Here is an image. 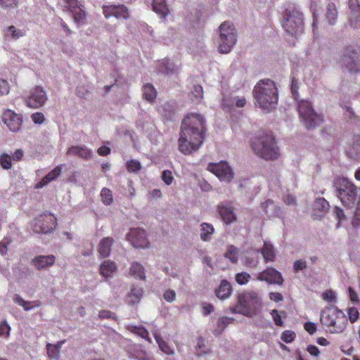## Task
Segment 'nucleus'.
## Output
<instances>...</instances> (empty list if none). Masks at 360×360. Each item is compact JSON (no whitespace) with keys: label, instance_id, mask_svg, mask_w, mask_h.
I'll return each instance as SVG.
<instances>
[{"label":"nucleus","instance_id":"nucleus-1","mask_svg":"<svg viewBox=\"0 0 360 360\" xmlns=\"http://www.w3.org/2000/svg\"><path fill=\"white\" fill-rule=\"evenodd\" d=\"M205 120L198 113L188 114L182 121L179 139V150L184 155L197 151L204 142Z\"/></svg>","mask_w":360,"mask_h":360},{"label":"nucleus","instance_id":"nucleus-2","mask_svg":"<svg viewBox=\"0 0 360 360\" xmlns=\"http://www.w3.org/2000/svg\"><path fill=\"white\" fill-rule=\"evenodd\" d=\"M253 96L260 108L269 110L274 108L278 98L275 82L269 79L259 80L254 87Z\"/></svg>","mask_w":360,"mask_h":360},{"label":"nucleus","instance_id":"nucleus-3","mask_svg":"<svg viewBox=\"0 0 360 360\" xmlns=\"http://www.w3.org/2000/svg\"><path fill=\"white\" fill-rule=\"evenodd\" d=\"M251 147L257 155L265 160H275L279 156L275 139L271 133H262L254 137Z\"/></svg>","mask_w":360,"mask_h":360},{"label":"nucleus","instance_id":"nucleus-4","mask_svg":"<svg viewBox=\"0 0 360 360\" xmlns=\"http://www.w3.org/2000/svg\"><path fill=\"white\" fill-rule=\"evenodd\" d=\"M320 321L330 333H341L347 326V317L335 307H326L321 313Z\"/></svg>","mask_w":360,"mask_h":360},{"label":"nucleus","instance_id":"nucleus-5","mask_svg":"<svg viewBox=\"0 0 360 360\" xmlns=\"http://www.w3.org/2000/svg\"><path fill=\"white\" fill-rule=\"evenodd\" d=\"M261 306L262 301L258 293L255 291H248L238 295V303L233 309V312L250 317Z\"/></svg>","mask_w":360,"mask_h":360},{"label":"nucleus","instance_id":"nucleus-6","mask_svg":"<svg viewBox=\"0 0 360 360\" xmlns=\"http://www.w3.org/2000/svg\"><path fill=\"white\" fill-rule=\"evenodd\" d=\"M297 110L302 122L308 129L315 128L323 122V116L314 111L311 103L308 101H300L297 105Z\"/></svg>","mask_w":360,"mask_h":360},{"label":"nucleus","instance_id":"nucleus-7","mask_svg":"<svg viewBox=\"0 0 360 360\" xmlns=\"http://www.w3.org/2000/svg\"><path fill=\"white\" fill-rule=\"evenodd\" d=\"M219 29V44L218 50L221 53H229L236 42V32L233 23L224 21Z\"/></svg>","mask_w":360,"mask_h":360},{"label":"nucleus","instance_id":"nucleus-8","mask_svg":"<svg viewBox=\"0 0 360 360\" xmlns=\"http://www.w3.org/2000/svg\"><path fill=\"white\" fill-rule=\"evenodd\" d=\"M283 27L291 35L296 36L303 31V15L296 8H287L285 12Z\"/></svg>","mask_w":360,"mask_h":360},{"label":"nucleus","instance_id":"nucleus-9","mask_svg":"<svg viewBox=\"0 0 360 360\" xmlns=\"http://www.w3.org/2000/svg\"><path fill=\"white\" fill-rule=\"evenodd\" d=\"M335 184L342 204L347 207L354 205L357 197L356 187L345 178H339Z\"/></svg>","mask_w":360,"mask_h":360},{"label":"nucleus","instance_id":"nucleus-10","mask_svg":"<svg viewBox=\"0 0 360 360\" xmlns=\"http://www.w3.org/2000/svg\"><path fill=\"white\" fill-rule=\"evenodd\" d=\"M57 226V219L50 212H44L34 218L32 231L36 233L48 234L53 232Z\"/></svg>","mask_w":360,"mask_h":360},{"label":"nucleus","instance_id":"nucleus-11","mask_svg":"<svg viewBox=\"0 0 360 360\" xmlns=\"http://www.w3.org/2000/svg\"><path fill=\"white\" fill-rule=\"evenodd\" d=\"M340 63L351 73L360 72V54L352 46L346 47Z\"/></svg>","mask_w":360,"mask_h":360},{"label":"nucleus","instance_id":"nucleus-12","mask_svg":"<svg viewBox=\"0 0 360 360\" xmlns=\"http://www.w3.org/2000/svg\"><path fill=\"white\" fill-rule=\"evenodd\" d=\"M47 96L43 87L36 86L30 89L29 94L24 97L26 105L31 108H39L44 105Z\"/></svg>","mask_w":360,"mask_h":360},{"label":"nucleus","instance_id":"nucleus-13","mask_svg":"<svg viewBox=\"0 0 360 360\" xmlns=\"http://www.w3.org/2000/svg\"><path fill=\"white\" fill-rule=\"evenodd\" d=\"M208 169L214 174L221 181L229 182L233 177V172L226 162L210 163Z\"/></svg>","mask_w":360,"mask_h":360},{"label":"nucleus","instance_id":"nucleus-14","mask_svg":"<svg viewBox=\"0 0 360 360\" xmlns=\"http://www.w3.org/2000/svg\"><path fill=\"white\" fill-rule=\"evenodd\" d=\"M2 122L13 132L18 131L22 124V116L15 111L8 109L4 112L1 116Z\"/></svg>","mask_w":360,"mask_h":360},{"label":"nucleus","instance_id":"nucleus-15","mask_svg":"<svg viewBox=\"0 0 360 360\" xmlns=\"http://www.w3.org/2000/svg\"><path fill=\"white\" fill-rule=\"evenodd\" d=\"M102 9L107 19L110 17H115L117 20H126L129 18V10L124 4L103 5Z\"/></svg>","mask_w":360,"mask_h":360},{"label":"nucleus","instance_id":"nucleus-16","mask_svg":"<svg viewBox=\"0 0 360 360\" xmlns=\"http://www.w3.org/2000/svg\"><path fill=\"white\" fill-rule=\"evenodd\" d=\"M127 239L136 248H144L148 246L149 242L147 240L146 231L143 229H131L127 235Z\"/></svg>","mask_w":360,"mask_h":360},{"label":"nucleus","instance_id":"nucleus-17","mask_svg":"<svg viewBox=\"0 0 360 360\" xmlns=\"http://www.w3.org/2000/svg\"><path fill=\"white\" fill-rule=\"evenodd\" d=\"M257 278L260 281H265L269 284L282 285L283 282L281 274L272 267L267 268L260 272Z\"/></svg>","mask_w":360,"mask_h":360},{"label":"nucleus","instance_id":"nucleus-18","mask_svg":"<svg viewBox=\"0 0 360 360\" xmlns=\"http://www.w3.org/2000/svg\"><path fill=\"white\" fill-rule=\"evenodd\" d=\"M348 6L349 12L348 20L350 25L353 27L360 26V5L359 0H349Z\"/></svg>","mask_w":360,"mask_h":360},{"label":"nucleus","instance_id":"nucleus-19","mask_svg":"<svg viewBox=\"0 0 360 360\" xmlns=\"http://www.w3.org/2000/svg\"><path fill=\"white\" fill-rule=\"evenodd\" d=\"M55 261L54 255H40L32 259V264L37 269L40 270L53 266Z\"/></svg>","mask_w":360,"mask_h":360},{"label":"nucleus","instance_id":"nucleus-20","mask_svg":"<svg viewBox=\"0 0 360 360\" xmlns=\"http://www.w3.org/2000/svg\"><path fill=\"white\" fill-rule=\"evenodd\" d=\"M62 170V165L56 166L49 174L44 176L39 183L37 184L35 188H41L44 186H46L49 182L56 179L60 175Z\"/></svg>","mask_w":360,"mask_h":360},{"label":"nucleus","instance_id":"nucleus-21","mask_svg":"<svg viewBox=\"0 0 360 360\" xmlns=\"http://www.w3.org/2000/svg\"><path fill=\"white\" fill-rule=\"evenodd\" d=\"M114 240L111 237L103 238L98 245V253L103 258L108 257L111 252Z\"/></svg>","mask_w":360,"mask_h":360},{"label":"nucleus","instance_id":"nucleus-22","mask_svg":"<svg viewBox=\"0 0 360 360\" xmlns=\"http://www.w3.org/2000/svg\"><path fill=\"white\" fill-rule=\"evenodd\" d=\"M91 154V150L85 146H75L67 150V155H75L84 160L90 159Z\"/></svg>","mask_w":360,"mask_h":360},{"label":"nucleus","instance_id":"nucleus-23","mask_svg":"<svg viewBox=\"0 0 360 360\" xmlns=\"http://www.w3.org/2000/svg\"><path fill=\"white\" fill-rule=\"evenodd\" d=\"M218 211L222 220L226 224H229L236 219L233 208L230 206L219 205L218 207Z\"/></svg>","mask_w":360,"mask_h":360},{"label":"nucleus","instance_id":"nucleus-24","mask_svg":"<svg viewBox=\"0 0 360 360\" xmlns=\"http://www.w3.org/2000/svg\"><path fill=\"white\" fill-rule=\"evenodd\" d=\"M152 8L156 13L162 18H165L169 13L166 0H153Z\"/></svg>","mask_w":360,"mask_h":360},{"label":"nucleus","instance_id":"nucleus-25","mask_svg":"<svg viewBox=\"0 0 360 360\" xmlns=\"http://www.w3.org/2000/svg\"><path fill=\"white\" fill-rule=\"evenodd\" d=\"M129 274L136 278L142 281L146 280L145 269L142 264L139 262H133L129 268Z\"/></svg>","mask_w":360,"mask_h":360},{"label":"nucleus","instance_id":"nucleus-26","mask_svg":"<svg viewBox=\"0 0 360 360\" xmlns=\"http://www.w3.org/2000/svg\"><path fill=\"white\" fill-rule=\"evenodd\" d=\"M117 266L115 262L110 260L104 261L100 266V273L101 274L105 277L108 278L111 276V275L116 271Z\"/></svg>","mask_w":360,"mask_h":360},{"label":"nucleus","instance_id":"nucleus-27","mask_svg":"<svg viewBox=\"0 0 360 360\" xmlns=\"http://www.w3.org/2000/svg\"><path fill=\"white\" fill-rule=\"evenodd\" d=\"M70 13H72L74 21L77 25H84L85 23L87 14L83 5L70 11Z\"/></svg>","mask_w":360,"mask_h":360},{"label":"nucleus","instance_id":"nucleus-28","mask_svg":"<svg viewBox=\"0 0 360 360\" xmlns=\"http://www.w3.org/2000/svg\"><path fill=\"white\" fill-rule=\"evenodd\" d=\"M143 290L141 288L134 287L128 295V304L134 305L138 304L143 297Z\"/></svg>","mask_w":360,"mask_h":360},{"label":"nucleus","instance_id":"nucleus-29","mask_svg":"<svg viewBox=\"0 0 360 360\" xmlns=\"http://www.w3.org/2000/svg\"><path fill=\"white\" fill-rule=\"evenodd\" d=\"M231 292L232 288L231 284L226 280H224L221 282L216 294L219 299L224 300L231 295Z\"/></svg>","mask_w":360,"mask_h":360},{"label":"nucleus","instance_id":"nucleus-30","mask_svg":"<svg viewBox=\"0 0 360 360\" xmlns=\"http://www.w3.org/2000/svg\"><path fill=\"white\" fill-rule=\"evenodd\" d=\"M214 232V229L212 224L208 223L200 224V239L202 241H210Z\"/></svg>","mask_w":360,"mask_h":360},{"label":"nucleus","instance_id":"nucleus-31","mask_svg":"<svg viewBox=\"0 0 360 360\" xmlns=\"http://www.w3.org/2000/svg\"><path fill=\"white\" fill-rule=\"evenodd\" d=\"M326 17L330 25H334L338 18V10L334 3H328L326 7Z\"/></svg>","mask_w":360,"mask_h":360},{"label":"nucleus","instance_id":"nucleus-32","mask_svg":"<svg viewBox=\"0 0 360 360\" xmlns=\"http://www.w3.org/2000/svg\"><path fill=\"white\" fill-rule=\"evenodd\" d=\"M258 252L262 253L265 262H272L274 260L275 252L272 245L264 243L263 248L258 250Z\"/></svg>","mask_w":360,"mask_h":360},{"label":"nucleus","instance_id":"nucleus-33","mask_svg":"<svg viewBox=\"0 0 360 360\" xmlns=\"http://www.w3.org/2000/svg\"><path fill=\"white\" fill-rule=\"evenodd\" d=\"M143 96L148 101H153L157 96V91L151 84H146L143 86Z\"/></svg>","mask_w":360,"mask_h":360},{"label":"nucleus","instance_id":"nucleus-34","mask_svg":"<svg viewBox=\"0 0 360 360\" xmlns=\"http://www.w3.org/2000/svg\"><path fill=\"white\" fill-rule=\"evenodd\" d=\"M64 342H61L57 345H52L51 343H47L46 349L47 354L49 358L51 359H58L59 357L61 345Z\"/></svg>","mask_w":360,"mask_h":360},{"label":"nucleus","instance_id":"nucleus-35","mask_svg":"<svg viewBox=\"0 0 360 360\" xmlns=\"http://www.w3.org/2000/svg\"><path fill=\"white\" fill-rule=\"evenodd\" d=\"M238 249L233 245H229L224 254V257L229 259L232 263H236L238 259Z\"/></svg>","mask_w":360,"mask_h":360},{"label":"nucleus","instance_id":"nucleus-36","mask_svg":"<svg viewBox=\"0 0 360 360\" xmlns=\"http://www.w3.org/2000/svg\"><path fill=\"white\" fill-rule=\"evenodd\" d=\"M102 202L105 205H110L113 202L112 193L108 188H103L101 191Z\"/></svg>","mask_w":360,"mask_h":360},{"label":"nucleus","instance_id":"nucleus-37","mask_svg":"<svg viewBox=\"0 0 360 360\" xmlns=\"http://www.w3.org/2000/svg\"><path fill=\"white\" fill-rule=\"evenodd\" d=\"M155 339L160 347V349L166 354H173V350L169 346V345L162 339L160 335H155Z\"/></svg>","mask_w":360,"mask_h":360},{"label":"nucleus","instance_id":"nucleus-38","mask_svg":"<svg viewBox=\"0 0 360 360\" xmlns=\"http://www.w3.org/2000/svg\"><path fill=\"white\" fill-rule=\"evenodd\" d=\"M172 64L170 63L169 59H164L158 64L159 71L166 74L174 72L175 70L174 67H172Z\"/></svg>","mask_w":360,"mask_h":360},{"label":"nucleus","instance_id":"nucleus-39","mask_svg":"<svg viewBox=\"0 0 360 360\" xmlns=\"http://www.w3.org/2000/svg\"><path fill=\"white\" fill-rule=\"evenodd\" d=\"M0 165L4 169H10L12 167V158L9 155L4 153L0 155Z\"/></svg>","mask_w":360,"mask_h":360},{"label":"nucleus","instance_id":"nucleus-40","mask_svg":"<svg viewBox=\"0 0 360 360\" xmlns=\"http://www.w3.org/2000/svg\"><path fill=\"white\" fill-rule=\"evenodd\" d=\"M126 167L129 172H137L142 168L141 162L136 160H128L126 163Z\"/></svg>","mask_w":360,"mask_h":360},{"label":"nucleus","instance_id":"nucleus-41","mask_svg":"<svg viewBox=\"0 0 360 360\" xmlns=\"http://www.w3.org/2000/svg\"><path fill=\"white\" fill-rule=\"evenodd\" d=\"M233 321L234 319L233 318H229L226 316L219 318L217 321V327L220 330L219 333H221Z\"/></svg>","mask_w":360,"mask_h":360},{"label":"nucleus","instance_id":"nucleus-42","mask_svg":"<svg viewBox=\"0 0 360 360\" xmlns=\"http://www.w3.org/2000/svg\"><path fill=\"white\" fill-rule=\"evenodd\" d=\"M235 278L237 283L242 285L247 284L249 282L250 275L248 273L243 271L236 274Z\"/></svg>","mask_w":360,"mask_h":360},{"label":"nucleus","instance_id":"nucleus-43","mask_svg":"<svg viewBox=\"0 0 360 360\" xmlns=\"http://www.w3.org/2000/svg\"><path fill=\"white\" fill-rule=\"evenodd\" d=\"M347 311L348 314L347 321L349 320L352 323L356 322L359 318V312L356 307L348 308Z\"/></svg>","mask_w":360,"mask_h":360},{"label":"nucleus","instance_id":"nucleus-44","mask_svg":"<svg viewBox=\"0 0 360 360\" xmlns=\"http://www.w3.org/2000/svg\"><path fill=\"white\" fill-rule=\"evenodd\" d=\"M12 239L9 236L4 237L0 241V254L5 255L8 252V246L11 244Z\"/></svg>","mask_w":360,"mask_h":360},{"label":"nucleus","instance_id":"nucleus-45","mask_svg":"<svg viewBox=\"0 0 360 360\" xmlns=\"http://www.w3.org/2000/svg\"><path fill=\"white\" fill-rule=\"evenodd\" d=\"M322 299L328 302H335L336 301L335 292L332 290H328L321 295Z\"/></svg>","mask_w":360,"mask_h":360},{"label":"nucleus","instance_id":"nucleus-46","mask_svg":"<svg viewBox=\"0 0 360 360\" xmlns=\"http://www.w3.org/2000/svg\"><path fill=\"white\" fill-rule=\"evenodd\" d=\"M295 338V333L292 330H285L281 335V340L286 342L290 343Z\"/></svg>","mask_w":360,"mask_h":360},{"label":"nucleus","instance_id":"nucleus-47","mask_svg":"<svg viewBox=\"0 0 360 360\" xmlns=\"http://www.w3.org/2000/svg\"><path fill=\"white\" fill-rule=\"evenodd\" d=\"M15 302L18 303L19 305L22 306L25 310H29L33 307L31 306V302L25 301L20 296L18 295H15L13 298Z\"/></svg>","mask_w":360,"mask_h":360},{"label":"nucleus","instance_id":"nucleus-48","mask_svg":"<svg viewBox=\"0 0 360 360\" xmlns=\"http://www.w3.org/2000/svg\"><path fill=\"white\" fill-rule=\"evenodd\" d=\"M32 120L37 124H41L45 122V117L42 112H37L31 115Z\"/></svg>","mask_w":360,"mask_h":360},{"label":"nucleus","instance_id":"nucleus-49","mask_svg":"<svg viewBox=\"0 0 360 360\" xmlns=\"http://www.w3.org/2000/svg\"><path fill=\"white\" fill-rule=\"evenodd\" d=\"M10 84L5 79H0V96L7 95L10 91Z\"/></svg>","mask_w":360,"mask_h":360},{"label":"nucleus","instance_id":"nucleus-50","mask_svg":"<svg viewBox=\"0 0 360 360\" xmlns=\"http://www.w3.org/2000/svg\"><path fill=\"white\" fill-rule=\"evenodd\" d=\"M162 179L167 184L170 185L174 179L172 173L169 170H165L162 173Z\"/></svg>","mask_w":360,"mask_h":360},{"label":"nucleus","instance_id":"nucleus-51","mask_svg":"<svg viewBox=\"0 0 360 360\" xmlns=\"http://www.w3.org/2000/svg\"><path fill=\"white\" fill-rule=\"evenodd\" d=\"M271 314L274 321L276 326H283V322L282 321V319H281V316L278 314V311L276 309L271 310Z\"/></svg>","mask_w":360,"mask_h":360},{"label":"nucleus","instance_id":"nucleus-52","mask_svg":"<svg viewBox=\"0 0 360 360\" xmlns=\"http://www.w3.org/2000/svg\"><path fill=\"white\" fill-rule=\"evenodd\" d=\"M8 30L11 32V36L13 39H18L24 35L23 31L17 30L13 25L9 26Z\"/></svg>","mask_w":360,"mask_h":360},{"label":"nucleus","instance_id":"nucleus-53","mask_svg":"<svg viewBox=\"0 0 360 360\" xmlns=\"http://www.w3.org/2000/svg\"><path fill=\"white\" fill-rule=\"evenodd\" d=\"M164 299L168 302H173L176 298V292L173 290H167L163 294Z\"/></svg>","mask_w":360,"mask_h":360},{"label":"nucleus","instance_id":"nucleus-54","mask_svg":"<svg viewBox=\"0 0 360 360\" xmlns=\"http://www.w3.org/2000/svg\"><path fill=\"white\" fill-rule=\"evenodd\" d=\"M0 6L3 8H15L18 6L17 0H0Z\"/></svg>","mask_w":360,"mask_h":360},{"label":"nucleus","instance_id":"nucleus-55","mask_svg":"<svg viewBox=\"0 0 360 360\" xmlns=\"http://www.w3.org/2000/svg\"><path fill=\"white\" fill-rule=\"evenodd\" d=\"M304 328L306 331H307L310 335H313L316 331V325L312 322H306L304 325Z\"/></svg>","mask_w":360,"mask_h":360},{"label":"nucleus","instance_id":"nucleus-56","mask_svg":"<svg viewBox=\"0 0 360 360\" xmlns=\"http://www.w3.org/2000/svg\"><path fill=\"white\" fill-rule=\"evenodd\" d=\"M65 1L70 12L82 5L78 0H65Z\"/></svg>","mask_w":360,"mask_h":360},{"label":"nucleus","instance_id":"nucleus-57","mask_svg":"<svg viewBox=\"0 0 360 360\" xmlns=\"http://www.w3.org/2000/svg\"><path fill=\"white\" fill-rule=\"evenodd\" d=\"M11 328L8 324L4 321L0 324V336L6 334V337L9 336Z\"/></svg>","mask_w":360,"mask_h":360},{"label":"nucleus","instance_id":"nucleus-58","mask_svg":"<svg viewBox=\"0 0 360 360\" xmlns=\"http://www.w3.org/2000/svg\"><path fill=\"white\" fill-rule=\"evenodd\" d=\"M293 267L295 271H299L306 269L307 263L304 260L302 259L296 260L294 262Z\"/></svg>","mask_w":360,"mask_h":360},{"label":"nucleus","instance_id":"nucleus-59","mask_svg":"<svg viewBox=\"0 0 360 360\" xmlns=\"http://www.w3.org/2000/svg\"><path fill=\"white\" fill-rule=\"evenodd\" d=\"M193 94L197 99H201L203 94V89L200 85H195L193 87Z\"/></svg>","mask_w":360,"mask_h":360},{"label":"nucleus","instance_id":"nucleus-60","mask_svg":"<svg viewBox=\"0 0 360 360\" xmlns=\"http://www.w3.org/2000/svg\"><path fill=\"white\" fill-rule=\"evenodd\" d=\"M134 332L137 333L143 338H147L148 337V332L143 327H135Z\"/></svg>","mask_w":360,"mask_h":360},{"label":"nucleus","instance_id":"nucleus-61","mask_svg":"<svg viewBox=\"0 0 360 360\" xmlns=\"http://www.w3.org/2000/svg\"><path fill=\"white\" fill-rule=\"evenodd\" d=\"M269 298L271 301H274L275 302H278L280 301H282L283 300V296L280 292H271L269 294Z\"/></svg>","mask_w":360,"mask_h":360},{"label":"nucleus","instance_id":"nucleus-62","mask_svg":"<svg viewBox=\"0 0 360 360\" xmlns=\"http://www.w3.org/2000/svg\"><path fill=\"white\" fill-rule=\"evenodd\" d=\"M349 299L352 302H359V295L357 292L351 287L349 288Z\"/></svg>","mask_w":360,"mask_h":360},{"label":"nucleus","instance_id":"nucleus-63","mask_svg":"<svg viewBox=\"0 0 360 360\" xmlns=\"http://www.w3.org/2000/svg\"><path fill=\"white\" fill-rule=\"evenodd\" d=\"M316 203V205H320L323 210H327L329 208V203L324 198L317 199Z\"/></svg>","mask_w":360,"mask_h":360},{"label":"nucleus","instance_id":"nucleus-64","mask_svg":"<svg viewBox=\"0 0 360 360\" xmlns=\"http://www.w3.org/2000/svg\"><path fill=\"white\" fill-rule=\"evenodd\" d=\"M23 157V151L21 149H17L13 154L11 158L14 161H20Z\"/></svg>","mask_w":360,"mask_h":360}]
</instances>
